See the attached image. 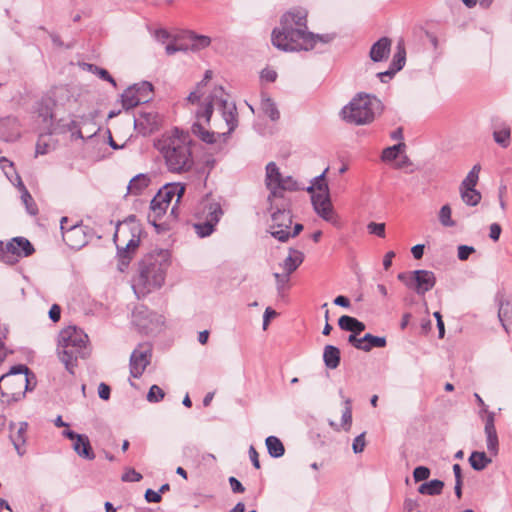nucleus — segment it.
<instances>
[{"label":"nucleus","instance_id":"18","mask_svg":"<svg viewBox=\"0 0 512 512\" xmlns=\"http://www.w3.org/2000/svg\"><path fill=\"white\" fill-rule=\"evenodd\" d=\"M495 416V413H487V416L482 419L484 421L487 450L493 456H496L499 451V439L495 427Z\"/></svg>","mask_w":512,"mask_h":512},{"label":"nucleus","instance_id":"60","mask_svg":"<svg viewBox=\"0 0 512 512\" xmlns=\"http://www.w3.org/2000/svg\"><path fill=\"white\" fill-rule=\"evenodd\" d=\"M61 317V308L57 304H53L49 310V318L53 322H58Z\"/></svg>","mask_w":512,"mask_h":512},{"label":"nucleus","instance_id":"4","mask_svg":"<svg viewBox=\"0 0 512 512\" xmlns=\"http://www.w3.org/2000/svg\"><path fill=\"white\" fill-rule=\"evenodd\" d=\"M170 266V254L167 250L149 253L139 263V274L133 281V290L138 298L160 288Z\"/></svg>","mask_w":512,"mask_h":512},{"label":"nucleus","instance_id":"26","mask_svg":"<svg viewBox=\"0 0 512 512\" xmlns=\"http://www.w3.org/2000/svg\"><path fill=\"white\" fill-rule=\"evenodd\" d=\"M390 50L391 40L387 37H382L372 45L369 56L373 62H382L388 58Z\"/></svg>","mask_w":512,"mask_h":512},{"label":"nucleus","instance_id":"61","mask_svg":"<svg viewBox=\"0 0 512 512\" xmlns=\"http://www.w3.org/2000/svg\"><path fill=\"white\" fill-rule=\"evenodd\" d=\"M110 387L105 383H100L98 386V395L103 400H108L110 398Z\"/></svg>","mask_w":512,"mask_h":512},{"label":"nucleus","instance_id":"11","mask_svg":"<svg viewBox=\"0 0 512 512\" xmlns=\"http://www.w3.org/2000/svg\"><path fill=\"white\" fill-rule=\"evenodd\" d=\"M265 183L270 190L268 197L269 201L277 197H282V191H294L298 189L296 181L291 176H282L279 168L274 162H269L266 165V178Z\"/></svg>","mask_w":512,"mask_h":512},{"label":"nucleus","instance_id":"44","mask_svg":"<svg viewBox=\"0 0 512 512\" xmlns=\"http://www.w3.org/2000/svg\"><path fill=\"white\" fill-rule=\"evenodd\" d=\"M405 60H406L405 48L401 44H398L397 51L393 56V60L390 64V67L393 68L394 71L398 72L404 67Z\"/></svg>","mask_w":512,"mask_h":512},{"label":"nucleus","instance_id":"13","mask_svg":"<svg viewBox=\"0 0 512 512\" xmlns=\"http://www.w3.org/2000/svg\"><path fill=\"white\" fill-rule=\"evenodd\" d=\"M397 278L409 289H413L419 295H424L430 291L436 284V277L429 270H415L411 272H401Z\"/></svg>","mask_w":512,"mask_h":512},{"label":"nucleus","instance_id":"5","mask_svg":"<svg viewBox=\"0 0 512 512\" xmlns=\"http://www.w3.org/2000/svg\"><path fill=\"white\" fill-rule=\"evenodd\" d=\"M383 110L382 102L375 96L359 93L340 111L342 120L353 125L371 123Z\"/></svg>","mask_w":512,"mask_h":512},{"label":"nucleus","instance_id":"62","mask_svg":"<svg viewBox=\"0 0 512 512\" xmlns=\"http://www.w3.org/2000/svg\"><path fill=\"white\" fill-rule=\"evenodd\" d=\"M274 277L276 279V284H277L278 290H282L284 288V286L287 284V282L289 281L288 273L286 275L275 273Z\"/></svg>","mask_w":512,"mask_h":512},{"label":"nucleus","instance_id":"19","mask_svg":"<svg viewBox=\"0 0 512 512\" xmlns=\"http://www.w3.org/2000/svg\"><path fill=\"white\" fill-rule=\"evenodd\" d=\"M495 416V413H487V416L482 419L484 421L487 450L493 456H496L499 451V439L495 427Z\"/></svg>","mask_w":512,"mask_h":512},{"label":"nucleus","instance_id":"53","mask_svg":"<svg viewBox=\"0 0 512 512\" xmlns=\"http://www.w3.org/2000/svg\"><path fill=\"white\" fill-rule=\"evenodd\" d=\"M0 260L6 264H14L15 257L8 252L7 244L0 241Z\"/></svg>","mask_w":512,"mask_h":512},{"label":"nucleus","instance_id":"63","mask_svg":"<svg viewBox=\"0 0 512 512\" xmlns=\"http://www.w3.org/2000/svg\"><path fill=\"white\" fill-rule=\"evenodd\" d=\"M249 457L256 469H260L259 455L254 446L249 447Z\"/></svg>","mask_w":512,"mask_h":512},{"label":"nucleus","instance_id":"52","mask_svg":"<svg viewBox=\"0 0 512 512\" xmlns=\"http://www.w3.org/2000/svg\"><path fill=\"white\" fill-rule=\"evenodd\" d=\"M430 476L429 468L425 466H418L413 471V477L416 482L424 481Z\"/></svg>","mask_w":512,"mask_h":512},{"label":"nucleus","instance_id":"29","mask_svg":"<svg viewBox=\"0 0 512 512\" xmlns=\"http://www.w3.org/2000/svg\"><path fill=\"white\" fill-rule=\"evenodd\" d=\"M338 325L341 330L349 331L352 333L351 335H356V337L365 330L363 322L348 315L341 316L338 320Z\"/></svg>","mask_w":512,"mask_h":512},{"label":"nucleus","instance_id":"12","mask_svg":"<svg viewBox=\"0 0 512 512\" xmlns=\"http://www.w3.org/2000/svg\"><path fill=\"white\" fill-rule=\"evenodd\" d=\"M132 323L144 334H154L161 331L164 325L162 315L150 311L143 305L136 306L132 312Z\"/></svg>","mask_w":512,"mask_h":512},{"label":"nucleus","instance_id":"14","mask_svg":"<svg viewBox=\"0 0 512 512\" xmlns=\"http://www.w3.org/2000/svg\"><path fill=\"white\" fill-rule=\"evenodd\" d=\"M68 217H62L60 221V230L64 242L72 249L79 250L84 247L90 239L89 228L82 222L74 223L70 226Z\"/></svg>","mask_w":512,"mask_h":512},{"label":"nucleus","instance_id":"54","mask_svg":"<svg viewBox=\"0 0 512 512\" xmlns=\"http://www.w3.org/2000/svg\"><path fill=\"white\" fill-rule=\"evenodd\" d=\"M122 481L124 482H139L142 479V475L135 471L134 469H128L122 475Z\"/></svg>","mask_w":512,"mask_h":512},{"label":"nucleus","instance_id":"10","mask_svg":"<svg viewBox=\"0 0 512 512\" xmlns=\"http://www.w3.org/2000/svg\"><path fill=\"white\" fill-rule=\"evenodd\" d=\"M274 200L271 203V235L281 242H286L290 237L297 236L302 230L303 225L297 223L291 230L292 215L289 209L275 206Z\"/></svg>","mask_w":512,"mask_h":512},{"label":"nucleus","instance_id":"17","mask_svg":"<svg viewBox=\"0 0 512 512\" xmlns=\"http://www.w3.org/2000/svg\"><path fill=\"white\" fill-rule=\"evenodd\" d=\"M62 436L73 441L72 448L79 457L86 460L95 459V453L87 435L78 434L72 430L66 429L62 432Z\"/></svg>","mask_w":512,"mask_h":512},{"label":"nucleus","instance_id":"24","mask_svg":"<svg viewBox=\"0 0 512 512\" xmlns=\"http://www.w3.org/2000/svg\"><path fill=\"white\" fill-rule=\"evenodd\" d=\"M91 125L92 128L88 131V138L96 135L98 132V128L96 124L92 121V119L88 116H81L79 119H73L69 123H67V130L71 132V136L74 139H84V135L81 131V127L84 125Z\"/></svg>","mask_w":512,"mask_h":512},{"label":"nucleus","instance_id":"57","mask_svg":"<svg viewBox=\"0 0 512 512\" xmlns=\"http://www.w3.org/2000/svg\"><path fill=\"white\" fill-rule=\"evenodd\" d=\"M475 252V249L474 247L472 246H467V245H460L458 247V258L461 260V261H465L469 258V256Z\"/></svg>","mask_w":512,"mask_h":512},{"label":"nucleus","instance_id":"31","mask_svg":"<svg viewBox=\"0 0 512 512\" xmlns=\"http://www.w3.org/2000/svg\"><path fill=\"white\" fill-rule=\"evenodd\" d=\"M150 178L147 174H138L134 176L127 186V194L140 195L149 186Z\"/></svg>","mask_w":512,"mask_h":512},{"label":"nucleus","instance_id":"21","mask_svg":"<svg viewBox=\"0 0 512 512\" xmlns=\"http://www.w3.org/2000/svg\"><path fill=\"white\" fill-rule=\"evenodd\" d=\"M348 342L358 350L368 352L373 348H384L386 346V338L380 336H374L372 334H365L359 338L356 335H349Z\"/></svg>","mask_w":512,"mask_h":512},{"label":"nucleus","instance_id":"15","mask_svg":"<svg viewBox=\"0 0 512 512\" xmlns=\"http://www.w3.org/2000/svg\"><path fill=\"white\" fill-rule=\"evenodd\" d=\"M88 344V335L76 326L65 327L58 334V346L62 352H79L87 349Z\"/></svg>","mask_w":512,"mask_h":512},{"label":"nucleus","instance_id":"7","mask_svg":"<svg viewBox=\"0 0 512 512\" xmlns=\"http://www.w3.org/2000/svg\"><path fill=\"white\" fill-rule=\"evenodd\" d=\"M327 171L328 168H326L322 174L316 176L313 180V184L307 188V191L312 194L311 201L317 215L333 226L339 227L340 218L333 208L329 195V187L325 181Z\"/></svg>","mask_w":512,"mask_h":512},{"label":"nucleus","instance_id":"23","mask_svg":"<svg viewBox=\"0 0 512 512\" xmlns=\"http://www.w3.org/2000/svg\"><path fill=\"white\" fill-rule=\"evenodd\" d=\"M8 252L15 257V263L19 258L28 257L34 253L31 242L24 237H15L7 243Z\"/></svg>","mask_w":512,"mask_h":512},{"label":"nucleus","instance_id":"27","mask_svg":"<svg viewBox=\"0 0 512 512\" xmlns=\"http://www.w3.org/2000/svg\"><path fill=\"white\" fill-rule=\"evenodd\" d=\"M169 207L167 203L162 202L160 199L158 200L155 195L150 203V211L147 215L148 222L158 228L160 226L158 222L166 214Z\"/></svg>","mask_w":512,"mask_h":512},{"label":"nucleus","instance_id":"35","mask_svg":"<svg viewBox=\"0 0 512 512\" xmlns=\"http://www.w3.org/2000/svg\"><path fill=\"white\" fill-rule=\"evenodd\" d=\"M491 462L492 459L485 452L473 451L469 457V463L476 471L484 470Z\"/></svg>","mask_w":512,"mask_h":512},{"label":"nucleus","instance_id":"43","mask_svg":"<svg viewBox=\"0 0 512 512\" xmlns=\"http://www.w3.org/2000/svg\"><path fill=\"white\" fill-rule=\"evenodd\" d=\"M480 165L476 164L472 167V169L469 171L465 179L462 181L460 188H475V186L478 183L479 180V172H480Z\"/></svg>","mask_w":512,"mask_h":512},{"label":"nucleus","instance_id":"41","mask_svg":"<svg viewBox=\"0 0 512 512\" xmlns=\"http://www.w3.org/2000/svg\"><path fill=\"white\" fill-rule=\"evenodd\" d=\"M405 143L400 142L396 145L387 147L383 150L381 159L384 162H391L397 159L400 153L404 150Z\"/></svg>","mask_w":512,"mask_h":512},{"label":"nucleus","instance_id":"51","mask_svg":"<svg viewBox=\"0 0 512 512\" xmlns=\"http://www.w3.org/2000/svg\"><path fill=\"white\" fill-rule=\"evenodd\" d=\"M367 230L370 234L376 235L380 238L385 237V224L384 223L370 222L367 225Z\"/></svg>","mask_w":512,"mask_h":512},{"label":"nucleus","instance_id":"28","mask_svg":"<svg viewBox=\"0 0 512 512\" xmlns=\"http://www.w3.org/2000/svg\"><path fill=\"white\" fill-rule=\"evenodd\" d=\"M151 354H131L130 373L134 378L140 377L150 364Z\"/></svg>","mask_w":512,"mask_h":512},{"label":"nucleus","instance_id":"20","mask_svg":"<svg viewBox=\"0 0 512 512\" xmlns=\"http://www.w3.org/2000/svg\"><path fill=\"white\" fill-rule=\"evenodd\" d=\"M10 429V440L19 456H23L26 453V442H27V422L11 423Z\"/></svg>","mask_w":512,"mask_h":512},{"label":"nucleus","instance_id":"39","mask_svg":"<svg viewBox=\"0 0 512 512\" xmlns=\"http://www.w3.org/2000/svg\"><path fill=\"white\" fill-rule=\"evenodd\" d=\"M463 202L469 206H476L481 200V194L475 188H460Z\"/></svg>","mask_w":512,"mask_h":512},{"label":"nucleus","instance_id":"30","mask_svg":"<svg viewBox=\"0 0 512 512\" xmlns=\"http://www.w3.org/2000/svg\"><path fill=\"white\" fill-rule=\"evenodd\" d=\"M16 181H17L16 185L21 192V200H22V203L25 205L26 211L32 216L37 215L38 207H37L33 197L31 196V194L25 187L24 183L22 182L20 176L16 175Z\"/></svg>","mask_w":512,"mask_h":512},{"label":"nucleus","instance_id":"40","mask_svg":"<svg viewBox=\"0 0 512 512\" xmlns=\"http://www.w3.org/2000/svg\"><path fill=\"white\" fill-rule=\"evenodd\" d=\"M261 109L271 120L276 121L279 119V111L275 103L269 97L262 96Z\"/></svg>","mask_w":512,"mask_h":512},{"label":"nucleus","instance_id":"56","mask_svg":"<svg viewBox=\"0 0 512 512\" xmlns=\"http://www.w3.org/2000/svg\"><path fill=\"white\" fill-rule=\"evenodd\" d=\"M365 445V433H361L354 439L352 449L356 454L361 453L364 450Z\"/></svg>","mask_w":512,"mask_h":512},{"label":"nucleus","instance_id":"34","mask_svg":"<svg viewBox=\"0 0 512 512\" xmlns=\"http://www.w3.org/2000/svg\"><path fill=\"white\" fill-rule=\"evenodd\" d=\"M304 254L296 249H290L289 255L285 258L283 262V268L286 270L288 274L294 272L303 262Z\"/></svg>","mask_w":512,"mask_h":512},{"label":"nucleus","instance_id":"2","mask_svg":"<svg viewBox=\"0 0 512 512\" xmlns=\"http://www.w3.org/2000/svg\"><path fill=\"white\" fill-rule=\"evenodd\" d=\"M334 35H315L307 31V12L294 9L281 17L280 27L272 31V44L283 51L312 50L317 42L329 43Z\"/></svg>","mask_w":512,"mask_h":512},{"label":"nucleus","instance_id":"8","mask_svg":"<svg viewBox=\"0 0 512 512\" xmlns=\"http://www.w3.org/2000/svg\"><path fill=\"white\" fill-rule=\"evenodd\" d=\"M194 215L199 220L193 225L194 230L199 237L203 238L214 232L223 216V210L219 201L211 195H206L197 204Z\"/></svg>","mask_w":512,"mask_h":512},{"label":"nucleus","instance_id":"58","mask_svg":"<svg viewBox=\"0 0 512 512\" xmlns=\"http://www.w3.org/2000/svg\"><path fill=\"white\" fill-rule=\"evenodd\" d=\"M475 400L477 404L480 406L479 416L481 419L483 417L487 416V413H494L493 411L488 410V406L485 404L484 400L481 398V396L478 393H474Z\"/></svg>","mask_w":512,"mask_h":512},{"label":"nucleus","instance_id":"9","mask_svg":"<svg viewBox=\"0 0 512 512\" xmlns=\"http://www.w3.org/2000/svg\"><path fill=\"white\" fill-rule=\"evenodd\" d=\"M141 228L134 221L119 223L114 234V243L117 247V254L120 265L127 266L133 253L140 243Z\"/></svg>","mask_w":512,"mask_h":512},{"label":"nucleus","instance_id":"22","mask_svg":"<svg viewBox=\"0 0 512 512\" xmlns=\"http://www.w3.org/2000/svg\"><path fill=\"white\" fill-rule=\"evenodd\" d=\"M135 127L143 135H148L157 130L161 124V117L156 112H141L134 121Z\"/></svg>","mask_w":512,"mask_h":512},{"label":"nucleus","instance_id":"42","mask_svg":"<svg viewBox=\"0 0 512 512\" xmlns=\"http://www.w3.org/2000/svg\"><path fill=\"white\" fill-rule=\"evenodd\" d=\"M188 39L192 42L191 48L193 50H201L208 47L211 43V38L205 35H198L194 32H189Z\"/></svg>","mask_w":512,"mask_h":512},{"label":"nucleus","instance_id":"16","mask_svg":"<svg viewBox=\"0 0 512 512\" xmlns=\"http://www.w3.org/2000/svg\"><path fill=\"white\" fill-rule=\"evenodd\" d=\"M185 193V186L181 183L166 184L156 194L157 199L167 203L171 206V216L176 218L178 216L177 206Z\"/></svg>","mask_w":512,"mask_h":512},{"label":"nucleus","instance_id":"6","mask_svg":"<svg viewBox=\"0 0 512 512\" xmlns=\"http://www.w3.org/2000/svg\"><path fill=\"white\" fill-rule=\"evenodd\" d=\"M4 388L2 392V402H18L25 397L27 391H31L35 386V376L26 365H16L11 367L10 371L2 375Z\"/></svg>","mask_w":512,"mask_h":512},{"label":"nucleus","instance_id":"46","mask_svg":"<svg viewBox=\"0 0 512 512\" xmlns=\"http://www.w3.org/2000/svg\"><path fill=\"white\" fill-rule=\"evenodd\" d=\"M451 207L446 204L443 205L439 211V221L444 227H453L455 222L451 218Z\"/></svg>","mask_w":512,"mask_h":512},{"label":"nucleus","instance_id":"32","mask_svg":"<svg viewBox=\"0 0 512 512\" xmlns=\"http://www.w3.org/2000/svg\"><path fill=\"white\" fill-rule=\"evenodd\" d=\"M493 139L502 148H507L511 142V128L506 123L496 125L493 129Z\"/></svg>","mask_w":512,"mask_h":512},{"label":"nucleus","instance_id":"48","mask_svg":"<svg viewBox=\"0 0 512 512\" xmlns=\"http://www.w3.org/2000/svg\"><path fill=\"white\" fill-rule=\"evenodd\" d=\"M132 86L137 88V94L139 95L138 97L145 98V103L150 100L153 92V86L151 83L144 81L139 84H134Z\"/></svg>","mask_w":512,"mask_h":512},{"label":"nucleus","instance_id":"45","mask_svg":"<svg viewBox=\"0 0 512 512\" xmlns=\"http://www.w3.org/2000/svg\"><path fill=\"white\" fill-rule=\"evenodd\" d=\"M85 66L87 67L88 71L96 74L99 78L105 80V81H108L109 83H111L114 87L116 86V82L115 80L113 79V77L109 74V72L103 68H100L94 64H85Z\"/></svg>","mask_w":512,"mask_h":512},{"label":"nucleus","instance_id":"38","mask_svg":"<svg viewBox=\"0 0 512 512\" xmlns=\"http://www.w3.org/2000/svg\"><path fill=\"white\" fill-rule=\"evenodd\" d=\"M498 318L502 327L508 331L506 321L512 318V303L509 300L501 299L499 301Z\"/></svg>","mask_w":512,"mask_h":512},{"label":"nucleus","instance_id":"49","mask_svg":"<svg viewBox=\"0 0 512 512\" xmlns=\"http://www.w3.org/2000/svg\"><path fill=\"white\" fill-rule=\"evenodd\" d=\"M351 423H352L351 400L346 399L345 400V409L342 413V426L346 431H348L351 427Z\"/></svg>","mask_w":512,"mask_h":512},{"label":"nucleus","instance_id":"64","mask_svg":"<svg viewBox=\"0 0 512 512\" xmlns=\"http://www.w3.org/2000/svg\"><path fill=\"white\" fill-rule=\"evenodd\" d=\"M229 483H230L231 489L234 493H243L244 492L245 489H244L243 485L235 477H230Z\"/></svg>","mask_w":512,"mask_h":512},{"label":"nucleus","instance_id":"25","mask_svg":"<svg viewBox=\"0 0 512 512\" xmlns=\"http://www.w3.org/2000/svg\"><path fill=\"white\" fill-rule=\"evenodd\" d=\"M20 122L15 116H7L0 119V133L7 141H13L20 137Z\"/></svg>","mask_w":512,"mask_h":512},{"label":"nucleus","instance_id":"1","mask_svg":"<svg viewBox=\"0 0 512 512\" xmlns=\"http://www.w3.org/2000/svg\"><path fill=\"white\" fill-rule=\"evenodd\" d=\"M195 117L192 133L219 151L225 147L231 133L238 126L236 106L228 101L221 86L213 89L204 105L195 112Z\"/></svg>","mask_w":512,"mask_h":512},{"label":"nucleus","instance_id":"37","mask_svg":"<svg viewBox=\"0 0 512 512\" xmlns=\"http://www.w3.org/2000/svg\"><path fill=\"white\" fill-rule=\"evenodd\" d=\"M444 487V482L438 479L431 480L419 486L418 492L423 495H440Z\"/></svg>","mask_w":512,"mask_h":512},{"label":"nucleus","instance_id":"59","mask_svg":"<svg viewBox=\"0 0 512 512\" xmlns=\"http://www.w3.org/2000/svg\"><path fill=\"white\" fill-rule=\"evenodd\" d=\"M145 499L147 502L158 503L161 501V494L152 489H147L145 492Z\"/></svg>","mask_w":512,"mask_h":512},{"label":"nucleus","instance_id":"47","mask_svg":"<svg viewBox=\"0 0 512 512\" xmlns=\"http://www.w3.org/2000/svg\"><path fill=\"white\" fill-rule=\"evenodd\" d=\"M77 360L76 354H60V361L70 374L75 373L74 370L77 366Z\"/></svg>","mask_w":512,"mask_h":512},{"label":"nucleus","instance_id":"50","mask_svg":"<svg viewBox=\"0 0 512 512\" xmlns=\"http://www.w3.org/2000/svg\"><path fill=\"white\" fill-rule=\"evenodd\" d=\"M164 391L157 385H152L147 394V400L152 403L161 401L164 398Z\"/></svg>","mask_w":512,"mask_h":512},{"label":"nucleus","instance_id":"36","mask_svg":"<svg viewBox=\"0 0 512 512\" xmlns=\"http://www.w3.org/2000/svg\"><path fill=\"white\" fill-rule=\"evenodd\" d=\"M268 453L273 458L282 457L285 453V448L279 438L276 436H268L265 440Z\"/></svg>","mask_w":512,"mask_h":512},{"label":"nucleus","instance_id":"3","mask_svg":"<svg viewBox=\"0 0 512 512\" xmlns=\"http://www.w3.org/2000/svg\"><path fill=\"white\" fill-rule=\"evenodd\" d=\"M192 144L188 132L174 128L162 134L154 146L163 157L169 172L183 174L191 171L195 164Z\"/></svg>","mask_w":512,"mask_h":512},{"label":"nucleus","instance_id":"55","mask_svg":"<svg viewBox=\"0 0 512 512\" xmlns=\"http://www.w3.org/2000/svg\"><path fill=\"white\" fill-rule=\"evenodd\" d=\"M323 358L325 365L330 369H334L339 365V354H323Z\"/></svg>","mask_w":512,"mask_h":512},{"label":"nucleus","instance_id":"33","mask_svg":"<svg viewBox=\"0 0 512 512\" xmlns=\"http://www.w3.org/2000/svg\"><path fill=\"white\" fill-rule=\"evenodd\" d=\"M137 88L130 86L121 95V103L124 109L129 110L141 103H145L144 97H138Z\"/></svg>","mask_w":512,"mask_h":512}]
</instances>
